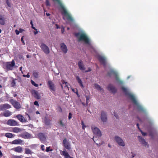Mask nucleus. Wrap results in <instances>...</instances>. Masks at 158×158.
Masks as SVG:
<instances>
[{"instance_id":"43","label":"nucleus","mask_w":158,"mask_h":158,"mask_svg":"<svg viewBox=\"0 0 158 158\" xmlns=\"http://www.w3.org/2000/svg\"><path fill=\"white\" fill-rule=\"evenodd\" d=\"M33 75L34 76V77H35L36 78H37L38 76V73L37 72H34L33 73Z\"/></svg>"},{"instance_id":"12","label":"nucleus","mask_w":158,"mask_h":158,"mask_svg":"<svg viewBox=\"0 0 158 158\" xmlns=\"http://www.w3.org/2000/svg\"><path fill=\"white\" fill-rule=\"evenodd\" d=\"M108 89L109 91L112 93L114 94L117 91L115 87L111 84H109L108 86Z\"/></svg>"},{"instance_id":"34","label":"nucleus","mask_w":158,"mask_h":158,"mask_svg":"<svg viewBox=\"0 0 158 158\" xmlns=\"http://www.w3.org/2000/svg\"><path fill=\"white\" fill-rule=\"evenodd\" d=\"M25 150V153L27 154H31V150L28 148H26Z\"/></svg>"},{"instance_id":"64","label":"nucleus","mask_w":158,"mask_h":158,"mask_svg":"<svg viewBox=\"0 0 158 158\" xmlns=\"http://www.w3.org/2000/svg\"><path fill=\"white\" fill-rule=\"evenodd\" d=\"M2 156V154L1 151L0 150V156Z\"/></svg>"},{"instance_id":"8","label":"nucleus","mask_w":158,"mask_h":158,"mask_svg":"<svg viewBox=\"0 0 158 158\" xmlns=\"http://www.w3.org/2000/svg\"><path fill=\"white\" fill-rule=\"evenodd\" d=\"M40 47L45 54H47L50 53V50L49 48L45 44H42Z\"/></svg>"},{"instance_id":"37","label":"nucleus","mask_w":158,"mask_h":158,"mask_svg":"<svg viewBox=\"0 0 158 158\" xmlns=\"http://www.w3.org/2000/svg\"><path fill=\"white\" fill-rule=\"evenodd\" d=\"M15 63L14 60H12L10 63V68L15 66Z\"/></svg>"},{"instance_id":"20","label":"nucleus","mask_w":158,"mask_h":158,"mask_svg":"<svg viewBox=\"0 0 158 158\" xmlns=\"http://www.w3.org/2000/svg\"><path fill=\"white\" fill-rule=\"evenodd\" d=\"M38 137L40 141H45L46 140V138L44 135L42 133H39L38 134Z\"/></svg>"},{"instance_id":"19","label":"nucleus","mask_w":158,"mask_h":158,"mask_svg":"<svg viewBox=\"0 0 158 158\" xmlns=\"http://www.w3.org/2000/svg\"><path fill=\"white\" fill-rule=\"evenodd\" d=\"M12 150L16 152L20 153L22 152V148L21 147L19 146L16 148H14Z\"/></svg>"},{"instance_id":"36","label":"nucleus","mask_w":158,"mask_h":158,"mask_svg":"<svg viewBox=\"0 0 158 158\" xmlns=\"http://www.w3.org/2000/svg\"><path fill=\"white\" fill-rule=\"evenodd\" d=\"M31 84L37 87L38 86V84H36L34 81L32 80H31Z\"/></svg>"},{"instance_id":"28","label":"nucleus","mask_w":158,"mask_h":158,"mask_svg":"<svg viewBox=\"0 0 158 158\" xmlns=\"http://www.w3.org/2000/svg\"><path fill=\"white\" fill-rule=\"evenodd\" d=\"M5 68L8 70L10 69V63H7L5 64L4 65Z\"/></svg>"},{"instance_id":"27","label":"nucleus","mask_w":158,"mask_h":158,"mask_svg":"<svg viewBox=\"0 0 158 158\" xmlns=\"http://www.w3.org/2000/svg\"><path fill=\"white\" fill-rule=\"evenodd\" d=\"M12 129L13 131L15 133H18L21 131L20 129L16 127L12 128Z\"/></svg>"},{"instance_id":"9","label":"nucleus","mask_w":158,"mask_h":158,"mask_svg":"<svg viewBox=\"0 0 158 158\" xmlns=\"http://www.w3.org/2000/svg\"><path fill=\"white\" fill-rule=\"evenodd\" d=\"M115 139L116 141L119 145L122 146H124L125 145V143L122 139L118 136H115Z\"/></svg>"},{"instance_id":"61","label":"nucleus","mask_w":158,"mask_h":158,"mask_svg":"<svg viewBox=\"0 0 158 158\" xmlns=\"http://www.w3.org/2000/svg\"><path fill=\"white\" fill-rule=\"evenodd\" d=\"M81 124L82 125V126L85 125V124H84V122L83 121H82L81 123Z\"/></svg>"},{"instance_id":"17","label":"nucleus","mask_w":158,"mask_h":158,"mask_svg":"<svg viewBox=\"0 0 158 158\" xmlns=\"http://www.w3.org/2000/svg\"><path fill=\"white\" fill-rule=\"evenodd\" d=\"M31 93L34 97L37 99L40 98V96L38 92L35 90H32L31 92Z\"/></svg>"},{"instance_id":"50","label":"nucleus","mask_w":158,"mask_h":158,"mask_svg":"<svg viewBox=\"0 0 158 158\" xmlns=\"http://www.w3.org/2000/svg\"><path fill=\"white\" fill-rule=\"evenodd\" d=\"M89 96H86V103H88L87 101L89 100Z\"/></svg>"},{"instance_id":"5","label":"nucleus","mask_w":158,"mask_h":158,"mask_svg":"<svg viewBox=\"0 0 158 158\" xmlns=\"http://www.w3.org/2000/svg\"><path fill=\"white\" fill-rule=\"evenodd\" d=\"M10 103L16 109H19L21 107L20 103L16 100H14L10 97Z\"/></svg>"},{"instance_id":"55","label":"nucleus","mask_w":158,"mask_h":158,"mask_svg":"<svg viewBox=\"0 0 158 158\" xmlns=\"http://www.w3.org/2000/svg\"><path fill=\"white\" fill-rule=\"evenodd\" d=\"M6 3H7V5L9 6H10V4H9V0H6Z\"/></svg>"},{"instance_id":"49","label":"nucleus","mask_w":158,"mask_h":158,"mask_svg":"<svg viewBox=\"0 0 158 158\" xmlns=\"http://www.w3.org/2000/svg\"><path fill=\"white\" fill-rule=\"evenodd\" d=\"M5 136L8 138H10V133H6L5 134Z\"/></svg>"},{"instance_id":"25","label":"nucleus","mask_w":158,"mask_h":158,"mask_svg":"<svg viewBox=\"0 0 158 158\" xmlns=\"http://www.w3.org/2000/svg\"><path fill=\"white\" fill-rule=\"evenodd\" d=\"M2 110H5L9 108V105L7 104H5L1 105L0 106Z\"/></svg>"},{"instance_id":"11","label":"nucleus","mask_w":158,"mask_h":158,"mask_svg":"<svg viewBox=\"0 0 158 158\" xmlns=\"http://www.w3.org/2000/svg\"><path fill=\"white\" fill-rule=\"evenodd\" d=\"M47 84L51 90L55 91L56 90L55 85L52 81H48Z\"/></svg>"},{"instance_id":"30","label":"nucleus","mask_w":158,"mask_h":158,"mask_svg":"<svg viewBox=\"0 0 158 158\" xmlns=\"http://www.w3.org/2000/svg\"><path fill=\"white\" fill-rule=\"evenodd\" d=\"M95 87L96 88V89L100 91H101L102 90H103L101 88L100 86L98 84H95Z\"/></svg>"},{"instance_id":"35","label":"nucleus","mask_w":158,"mask_h":158,"mask_svg":"<svg viewBox=\"0 0 158 158\" xmlns=\"http://www.w3.org/2000/svg\"><path fill=\"white\" fill-rule=\"evenodd\" d=\"M45 123L47 125H49L50 124V120L47 119L45 120Z\"/></svg>"},{"instance_id":"29","label":"nucleus","mask_w":158,"mask_h":158,"mask_svg":"<svg viewBox=\"0 0 158 158\" xmlns=\"http://www.w3.org/2000/svg\"><path fill=\"white\" fill-rule=\"evenodd\" d=\"M62 152V155L64 156L65 158H67V157H68L69 156V155L67 152L64 151H63Z\"/></svg>"},{"instance_id":"51","label":"nucleus","mask_w":158,"mask_h":158,"mask_svg":"<svg viewBox=\"0 0 158 158\" xmlns=\"http://www.w3.org/2000/svg\"><path fill=\"white\" fill-rule=\"evenodd\" d=\"M15 136V134H13L11 133H10V138H13Z\"/></svg>"},{"instance_id":"39","label":"nucleus","mask_w":158,"mask_h":158,"mask_svg":"<svg viewBox=\"0 0 158 158\" xmlns=\"http://www.w3.org/2000/svg\"><path fill=\"white\" fill-rule=\"evenodd\" d=\"M59 124L62 127H64L65 126V124H64L63 123L62 121V120H60L59 122Z\"/></svg>"},{"instance_id":"14","label":"nucleus","mask_w":158,"mask_h":158,"mask_svg":"<svg viewBox=\"0 0 158 158\" xmlns=\"http://www.w3.org/2000/svg\"><path fill=\"white\" fill-rule=\"evenodd\" d=\"M60 48L61 49L64 53L65 54L67 53L68 49L64 43H62L60 44Z\"/></svg>"},{"instance_id":"63","label":"nucleus","mask_w":158,"mask_h":158,"mask_svg":"<svg viewBox=\"0 0 158 158\" xmlns=\"http://www.w3.org/2000/svg\"><path fill=\"white\" fill-rule=\"evenodd\" d=\"M64 31V28H62L61 30L62 33H63Z\"/></svg>"},{"instance_id":"10","label":"nucleus","mask_w":158,"mask_h":158,"mask_svg":"<svg viewBox=\"0 0 158 158\" xmlns=\"http://www.w3.org/2000/svg\"><path fill=\"white\" fill-rule=\"evenodd\" d=\"M62 143H63V146L66 149L68 150H69L71 149L70 144L67 140L66 138L63 140Z\"/></svg>"},{"instance_id":"42","label":"nucleus","mask_w":158,"mask_h":158,"mask_svg":"<svg viewBox=\"0 0 158 158\" xmlns=\"http://www.w3.org/2000/svg\"><path fill=\"white\" fill-rule=\"evenodd\" d=\"M46 5L47 6H50V4L48 0H46Z\"/></svg>"},{"instance_id":"48","label":"nucleus","mask_w":158,"mask_h":158,"mask_svg":"<svg viewBox=\"0 0 158 158\" xmlns=\"http://www.w3.org/2000/svg\"><path fill=\"white\" fill-rule=\"evenodd\" d=\"M34 104L35 105L37 106H39V105L38 103V102L37 101H35L34 102Z\"/></svg>"},{"instance_id":"23","label":"nucleus","mask_w":158,"mask_h":158,"mask_svg":"<svg viewBox=\"0 0 158 158\" xmlns=\"http://www.w3.org/2000/svg\"><path fill=\"white\" fill-rule=\"evenodd\" d=\"M76 79L79 84V85L81 86V88H84V86L82 84V81L81 80L80 78L79 77H78V76H77L76 77Z\"/></svg>"},{"instance_id":"6","label":"nucleus","mask_w":158,"mask_h":158,"mask_svg":"<svg viewBox=\"0 0 158 158\" xmlns=\"http://www.w3.org/2000/svg\"><path fill=\"white\" fill-rule=\"evenodd\" d=\"M108 74L109 76H110L111 75H113L115 76L116 80L118 82L122 83V82L120 80L118 73L115 71L111 70L108 73Z\"/></svg>"},{"instance_id":"4","label":"nucleus","mask_w":158,"mask_h":158,"mask_svg":"<svg viewBox=\"0 0 158 158\" xmlns=\"http://www.w3.org/2000/svg\"><path fill=\"white\" fill-rule=\"evenodd\" d=\"M91 129L94 134L93 139L94 141H95L94 139L95 137L97 138V137H101L102 135L101 132L98 128L95 127L94 126H92Z\"/></svg>"},{"instance_id":"16","label":"nucleus","mask_w":158,"mask_h":158,"mask_svg":"<svg viewBox=\"0 0 158 158\" xmlns=\"http://www.w3.org/2000/svg\"><path fill=\"white\" fill-rule=\"evenodd\" d=\"M78 65L79 69L81 70H84L85 69V68L84 66L83 63L81 60L79 61Z\"/></svg>"},{"instance_id":"62","label":"nucleus","mask_w":158,"mask_h":158,"mask_svg":"<svg viewBox=\"0 0 158 158\" xmlns=\"http://www.w3.org/2000/svg\"><path fill=\"white\" fill-rule=\"evenodd\" d=\"M56 28L57 29H58V28H60V27H59V25L57 24H56Z\"/></svg>"},{"instance_id":"40","label":"nucleus","mask_w":158,"mask_h":158,"mask_svg":"<svg viewBox=\"0 0 158 158\" xmlns=\"http://www.w3.org/2000/svg\"><path fill=\"white\" fill-rule=\"evenodd\" d=\"M23 156L22 155L19 156H13L12 157V158H22Z\"/></svg>"},{"instance_id":"21","label":"nucleus","mask_w":158,"mask_h":158,"mask_svg":"<svg viewBox=\"0 0 158 158\" xmlns=\"http://www.w3.org/2000/svg\"><path fill=\"white\" fill-rule=\"evenodd\" d=\"M23 142V141L20 139H15L12 142H10V143L12 144H21Z\"/></svg>"},{"instance_id":"26","label":"nucleus","mask_w":158,"mask_h":158,"mask_svg":"<svg viewBox=\"0 0 158 158\" xmlns=\"http://www.w3.org/2000/svg\"><path fill=\"white\" fill-rule=\"evenodd\" d=\"M18 125V123L15 120L10 119V126H16Z\"/></svg>"},{"instance_id":"1","label":"nucleus","mask_w":158,"mask_h":158,"mask_svg":"<svg viewBox=\"0 0 158 158\" xmlns=\"http://www.w3.org/2000/svg\"><path fill=\"white\" fill-rule=\"evenodd\" d=\"M122 90L125 93L126 95L128 96L130 98L131 100L133 102L134 104L137 106V108L139 110L143 111H145L143 107L137 102L134 96L129 93L126 88H124V87L123 86L122 87Z\"/></svg>"},{"instance_id":"31","label":"nucleus","mask_w":158,"mask_h":158,"mask_svg":"<svg viewBox=\"0 0 158 158\" xmlns=\"http://www.w3.org/2000/svg\"><path fill=\"white\" fill-rule=\"evenodd\" d=\"M10 113L9 111H5L4 113V115L5 117H8L10 116Z\"/></svg>"},{"instance_id":"44","label":"nucleus","mask_w":158,"mask_h":158,"mask_svg":"<svg viewBox=\"0 0 158 158\" xmlns=\"http://www.w3.org/2000/svg\"><path fill=\"white\" fill-rule=\"evenodd\" d=\"M44 145L43 144L41 145L40 149L43 151H44Z\"/></svg>"},{"instance_id":"53","label":"nucleus","mask_w":158,"mask_h":158,"mask_svg":"<svg viewBox=\"0 0 158 158\" xmlns=\"http://www.w3.org/2000/svg\"><path fill=\"white\" fill-rule=\"evenodd\" d=\"M31 27L32 29H34L35 31H37V30L36 29V28L33 26V25L31 26Z\"/></svg>"},{"instance_id":"15","label":"nucleus","mask_w":158,"mask_h":158,"mask_svg":"<svg viewBox=\"0 0 158 158\" xmlns=\"http://www.w3.org/2000/svg\"><path fill=\"white\" fill-rule=\"evenodd\" d=\"M20 136L22 138L26 139L30 138L31 137L30 134L27 132H25L22 133L20 135Z\"/></svg>"},{"instance_id":"32","label":"nucleus","mask_w":158,"mask_h":158,"mask_svg":"<svg viewBox=\"0 0 158 158\" xmlns=\"http://www.w3.org/2000/svg\"><path fill=\"white\" fill-rule=\"evenodd\" d=\"M62 84H65V87H67V88H69V85H70L68 83L62 80Z\"/></svg>"},{"instance_id":"45","label":"nucleus","mask_w":158,"mask_h":158,"mask_svg":"<svg viewBox=\"0 0 158 158\" xmlns=\"http://www.w3.org/2000/svg\"><path fill=\"white\" fill-rule=\"evenodd\" d=\"M24 37V36L22 37L21 38V42H22L23 45H25V43L23 40Z\"/></svg>"},{"instance_id":"3","label":"nucleus","mask_w":158,"mask_h":158,"mask_svg":"<svg viewBox=\"0 0 158 158\" xmlns=\"http://www.w3.org/2000/svg\"><path fill=\"white\" fill-rule=\"evenodd\" d=\"M75 35L78 38L79 41H84L86 44H90L89 39L85 34H81L79 32H78L76 33L75 34Z\"/></svg>"},{"instance_id":"54","label":"nucleus","mask_w":158,"mask_h":158,"mask_svg":"<svg viewBox=\"0 0 158 158\" xmlns=\"http://www.w3.org/2000/svg\"><path fill=\"white\" fill-rule=\"evenodd\" d=\"M15 33H16V34L17 35H18L19 33V31H18L17 30H15Z\"/></svg>"},{"instance_id":"58","label":"nucleus","mask_w":158,"mask_h":158,"mask_svg":"<svg viewBox=\"0 0 158 158\" xmlns=\"http://www.w3.org/2000/svg\"><path fill=\"white\" fill-rule=\"evenodd\" d=\"M23 31H24V30L23 29H19V32H22Z\"/></svg>"},{"instance_id":"2","label":"nucleus","mask_w":158,"mask_h":158,"mask_svg":"<svg viewBox=\"0 0 158 158\" xmlns=\"http://www.w3.org/2000/svg\"><path fill=\"white\" fill-rule=\"evenodd\" d=\"M52 0L55 1L57 2L60 8L62 10V14L65 16L67 19L68 21L73 22L74 21L73 18L64 8L60 0Z\"/></svg>"},{"instance_id":"22","label":"nucleus","mask_w":158,"mask_h":158,"mask_svg":"<svg viewBox=\"0 0 158 158\" xmlns=\"http://www.w3.org/2000/svg\"><path fill=\"white\" fill-rule=\"evenodd\" d=\"M138 138L139 139V141L144 145H147V143L146 142L144 139L141 136H138Z\"/></svg>"},{"instance_id":"60","label":"nucleus","mask_w":158,"mask_h":158,"mask_svg":"<svg viewBox=\"0 0 158 158\" xmlns=\"http://www.w3.org/2000/svg\"><path fill=\"white\" fill-rule=\"evenodd\" d=\"M114 114V115L116 117V118H117V119L118 118V116L115 113Z\"/></svg>"},{"instance_id":"46","label":"nucleus","mask_w":158,"mask_h":158,"mask_svg":"<svg viewBox=\"0 0 158 158\" xmlns=\"http://www.w3.org/2000/svg\"><path fill=\"white\" fill-rule=\"evenodd\" d=\"M72 114L71 113H69V115L68 118L69 120L70 119L72 118Z\"/></svg>"},{"instance_id":"41","label":"nucleus","mask_w":158,"mask_h":158,"mask_svg":"<svg viewBox=\"0 0 158 158\" xmlns=\"http://www.w3.org/2000/svg\"><path fill=\"white\" fill-rule=\"evenodd\" d=\"M23 76L24 77H27L29 78L30 77L29 73H28L27 75L23 74Z\"/></svg>"},{"instance_id":"47","label":"nucleus","mask_w":158,"mask_h":158,"mask_svg":"<svg viewBox=\"0 0 158 158\" xmlns=\"http://www.w3.org/2000/svg\"><path fill=\"white\" fill-rule=\"evenodd\" d=\"M140 131L141 132V133L142 134V135H143L144 136H145L147 134V133L145 132H143L142 130H140Z\"/></svg>"},{"instance_id":"57","label":"nucleus","mask_w":158,"mask_h":158,"mask_svg":"<svg viewBox=\"0 0 158 158\" xmlns=\"http://www.w3.org/2000/svg\"><path fill=\"white\" fill-rule=\"evenodd\" d=\"M13 96L14 97H16L17 96V94H16V93H15L14 92H13Z\"/></svg>"},{"instance_id":"18","label":"nucleus","mask_w":158,"mask_h":158,"mask_svg":"<svg viewBox=\"0 0 158 158\" xmlns=\"http://www.w3.org/2000/svg\"><path fill=\"white\" fill-rule=\"evenodd\" d=\"M16 117L21 122H23L26 121V119L22 115L19 114L16 116Z\"/></svg>"},{"instance_id":"13","label":"nucleus","mask_w":158,"mask_h":158,"mask_svg":"<svg viewBox=\"0 0 158 158\" xmlns=\"http://www.w3.org/2000/svg\"><path fill=\"white\" fill-rule=\"evenodd\" d=\"M101 118L102 121L103 122H106L107 121V115L105 112L102 111L101 113Z\"/></svg>"},{"instance_id":"24","label":"nucleus","mask_w":158,"mask_h":158,"mask_svg":"<svg viewBox=\"0 0 158 158\" xmlns=\"http://www.w3.org/2000/svg\"><path fill=\"white\" fill-rule=\"evenodd\" d=\"M6 21V19L3 16L0 15V24L1 25H4L5 24Z\"/></svg>"},{"instance_id":"7","label":"nucleus","mask_w":158,"mask_h":158,"mask_svg":"<svg viewBox=\"0 0 158 158\" xmlns=\"http://www.w3.org/2000/svg\"><path fill=\"white\" fill-rule=\"evenodd\" d=\"M98 59L100 62L104 66H105L106 65V60L105 57L101 56H98Z\"/></svg>"},{"instance_id":"33","label":"nucleus","mask_w":158,"mask_h":158,"mask_svg":"<svg viewBox=\"0 0 158 158\" xmlns=\"http://www.w3.org/2000/svg\"><path fill=\"white\" fill-rule=\"evenodd\" d=\"M17 79H15L12 81V82L11 83V85L12 86L15 87L16 85V82L15 81H17Z\"/></svg>"},{"instance_id":"52","label":"nucleus","mask_w":158,"mask_h":158,"mask_svg":"<svg viewBox=\"0 0 158 158\" xmlns=\"http://www.w3.org/2000/svg\"><path fill=\"white\" fill-rule=\"evenodd\" d=\"M91 71V68H88V70H86L85 71V72H87L90 71Z\"/></svg>"},{"instance_id":"38","label":"nucleus","mask_w":158,"mask_h":158,"mask_svg":"<svg viewBox=\"0 0 158 158\" xmlns=\"http://www.w3.org/2000/svg\"><path fill=\"white\" fill-rule=\"evenodd\" d=\"M50 146H49V147H47L46 148V151L47 152H48L49 151H51V152H52V151L53 150L52 149H50Z\"/></svg>"},{"instance_id":"56","label":"nucleus","mask_w":158,"mask_h":158,"mask_svg":"<svg viewBox=\"0 0 158 158\" xmlns=\"http://www.w3.org/2000/svg\"><path fill=\"white\" fill-rule=\"evenodd\" d=\"M149 136H151L152 137H153V133L152 132H150L149 133Z\"/></svg>"},{"instance_id":"59","label":"nucleus","mask_w":158,"mask_h":158,"mask_svg":"<svg viewBox=\"0 0 158 158\" xmlns=\"http://www.w3.org/2000/svg\"><path fill=\"white\" fill-rule=\"evenodd\" d=\"M136 126L137 127V128H138L140 130H141V129L139 128V123H137L136 124Z\"/></svg>"}]
</instances>
